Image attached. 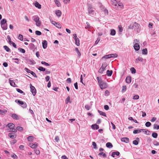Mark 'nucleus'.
I'll list each match as a JSON object with an SVG mask.
<instances>
[{"label":"nucleus","mask_w":159,"mask_h":159,"mask_svg":"<svg viewBox=\"0 0 159 159\" xmlns=\"http://www.w3.org/2000/svg\"><path fill=\"white\" fill-rule=\"evenodd\" d=\"M136 139L138 140V141L137 140H134L133 141V143L135 145H137L138 144L139 141V138H137Z\"/></svg>","instance_id":"obj_26"},{"label":"nucleus","mask_w":159,"mask_h":159,"mask_svg":"<svg viewBox=\"0 0 159 159\" xmlns=\"http://www.w3.org/2000/svg\"><path fill=\"white\" fill-rule=\"evenodd\" d=\"M29 145L31 148H36L38 146L37 143H36L34 144L31 143H30L29 144Z\"/></svg>","instance_id":"obj_11"},{"label":"nucleus","mask_w":159,"mask_h":159,"mask_svg":"<svg viewBox=\"0 0 159 159\" xmlns=\"http://www.w3.org/2000/svg\"><path fill=\"white\" fill-rule=\"evenodd\" d=\"M55 26L57 27L59 29H61V25L60 23L58 22L57 23Z\"/></svg>","instance_id":"obj_42"},{"label":"nucleus","mask_w":159,"mask_h":159,"mask_svg":"<svg viewBox=\"0 0 159 159\" xmlns=\"http://www.w3.org/2000/svg\"><path fill=\"white\" fill-rule=\"evenodd\" d=\"M30 91L34 96L35 95L36 93V90L35 88L31 84L30 85Z\"/></svg>","instance_id":"obj_2"},{"label":"nucleus","mask_w":159,"mask_h":159,"mask_svg":"<svg viewBox=\"0 0 159 159\" xmlns=\"http://www.w3.org/2000/svg\"><path fill=\"white\" fill-rule=\"evenodd\" d=\"M140 25H139V30H137V28H138L137 27H135L134 28H133V29H134L135 30H136V31L138 32V33H139V32L140 31Z\"/></svg>","instance_id":"obj_56"},{"label":"nucleus","mask_w":159,"mask_h":159,"mask_svg":"<svg viewBox=\"0 0 159 159\" xmlns=\"http://www.w3.org/2000/svg\"><path fill=\"white\" fill-rule=\"evenodd\" d=\"M121 141L126 143H128L129 141V139L128 138L124 137L121 139Z\"/></svg>","instance_id":"obj_13"},{"label":"nucleus","mask_w":159,"mask_h":159,"mask_svg":"<svg viewBox=\"0 0 159 159\" xmlns=\"http://www.w3.org/2000/svg\"><path fill=\"white\" fill-rule=\"evenodd\" d=\"M35 33V34L37 35H40L42 34L41 32L40 31L38 30L36 31Z\"/></svg>","instance_id":"obj_52"},{"label":"nucleus","mask_w":159,"mask_h":159,"mask_svg":"<svg viewBox=\"0 0 159 159\" xmlns=\"http://www.w3.org/2000/svg\"><path fill=\"white\" fill-rule=\"evenodd\" d=\"M16 91L20 93H24V92L22 90H21L20 89H19L17 88L16 89Z\"/></svg>","instance_id":"obj_64"},{"label":"nucleus","mask_w":159,"mask_h":159,"mask_svg":"<svg viewBox=\"0 0 159 159\" xmlns=\"http://www.w3.org/2000/svg\"><path fill=\"white\" fill-rule=\"evenodd\" d=\"M88 6V11L89 14L90 15H94V11L93 10L92 6L90 5H89Z\"/></svg>","instance_id":"obj_3"},{"label":"nucleus","mask_w":159,"mask_h":159,"mask_svg":"<svg viewBox=\"0 0 159 159\" xmlns=\"http://www.w3.org/2000/svg\"><path fill=\"white\" fill-rule=\"evenodd\" d=\"M75 51H76L78 55L80 57L81 56V53L77 48H75Z\"/></svg>","instance_id":"obj_44"},{"label":"nucleus","mask_w":159,"mask_h":159,"mask_svg":"<svg viewBox=\"0 0 159 159\" xmlns=\"http://www.w3.org/2000/svg\"><path fill=\"white\" fill-rule=\"evenodd\" d=\"M151 125V123L149 122H147L145 124V126L147 127H149Z\"/></svg>","instance_id":"obj_50"},{"label":"nucleus","mask_w":159,"mask_h":159,"mask_svg":"<svg viewBox=\"0 0 159 159\" xmlns=\"http://www.w3.org/2000/svg\"><path fill=\"white\" fill-rule=\"evenodd\" d=\"M1 26L3 30H5L7 29V24H4L1 25Z\"/></svg>","instance_id":"obj_22"},{"label":"nucleus","mask_w":159,"mask_h":159,"mask_svg":"<svg viewBox=\"0 0 159 159\" xmlns=\"http://www.w3.org/2000/svg\"><path fill=\"white\" fill-rule=\"evenodd\" d=\"M6 22H7V20L6 19H2L1 21V23H0L1 25L7 24Z\"/></svg>","instance_id":"obj_34"},{"label":"nucleus","mask_w":159,"mask_h":159,"mask_svg":"<svg viewBox=\"0 0 159 159\" xmlns=\"http://www.w3.org/2000/svg\"><path fill=\"white\" fill-rule=\"evenodd\" d=\"M91 127L93 129H97L99 128V126L97 124H95L92 125L91 126Z\"/></svg>","instance_id":"obj_15"},{"label":"nucleus","mask_w":159,"mask_h":159,"mask_svg":"<svg viewBox=\"0 0 159 159\" xmlns=\"http://www.w3.org/2000/svg\"><path fill=\"white\" fill-rule=\"evenodd\" d=\"M12 60H16V61H14V62L15 63L17 64H19L20 63V59H19L17 58H12Z\"/></svg>","instance_id":"obj_25"},{"label":"nucleus","mask_w":159,"mask_h":159,"mask_svg":"<svg viewBox=\"0 0 159 159\" xmlns=\"http://www.w3.org/2000/svg\"><path fill=\"white\" fill-rule=\"evenodd\" d=\"M8 136L12 139H14L16 138V134L13 133H10L8 134Z\"/></svg>","instance_id":"obj_8"},{"label":"nucleus","mask_w":159,"mask_h":159,"mask_svg":"<svg viewBox=\"0 0 159 159\" xmlns=\"http://www.w3.org/2000/svg\"><path fill=\"white\" fill-rule=\"evenodd\" d=\"M97 79L99 84L102 83V79L101 78H99V77H98Z\"/></svg>","instance_id":"obj_46"},{"label":"nucleus","mask_w":159,"mask_h":159,"mask_svg":"<svg viewBox=\"0 0 159 159\" xmlns=\"http://www.w3.org/2000/svg\"><path fill=\"white\" fill-rule=\"evenodd\" d=\"M111 3L112 4L113 7L114 8H116L117 6V3L116 0H110Z\"/></svg>","instance_id":"obj_7"},{"label":"nucleus","mask_w":159,"mask_h":159,"mask_svg":"<svg viewBox=\"0 0 159 159\" xmlns=\"http://www.w3.org/2000/svg\"><path fill=\"white\" fill-rule=\"evenodd\" d=\"M139 24L138 23L135 22L134 23L132 24H130L128 27V28L129 29H133V28L135 27H137V29L139 30Z\"/></svg>","instance_id":"obj_4"},{"label":"nucleus","mask_w":159,"mask_h":159,"mask_svg":"<svg viewBox=\"0 0 159 159\" xmlns=\"http://www.w3.org/2000/svg\"><path fill=\"white\" fill-rule=\"evenodd\" d=\"M158 136L156 133L153 132L152 134V136L154 138H157Z\"/></svg>","instance_id":"obj_39"},{"label":"nucleus","mask_w":159,"mask_h":159,"mask_svg":"<svg viewBox=\"0 0 159 159\" xmlns=\"http://www.w3.org/2000/svg\"><path fill=\"white\" fill-rule=\"evenodd\" d=\"M126 90V87L125 85H123L122 87V93H124L125 92Z\"/></svg>","instance_id":"obj_40"},{"label":"nucleus","mask_w":159,"mask_h":159,"mask_svg":"<svg viewBox=\"0 0 159 159\" xmlns=\"http://www.w3.org/2000/svg\"><path fill=\"white\" fill-rule=\"evenodd\" d=\"M134 50L136 51H138L140 49V46L139 43H135L134 46Z\"/></svg>","instance_id":"obj_10"},{"label":"nucleus","mask_w":159,"mask_h":159,"mask_svg":"<svg viewBox=\"0 0 159 159\" xmlns=\"http://www.w3.org/2000/svg\"><path fill=\"white\" fill-rule=\"evenodd\" d=\"M15 102H18L19 104H20L21 105H22V104H23V103L24 102L22 101H20V100H18L17 99L15 101Z\"/></svg>","instance_id":"obj_41"},{"label":"nucleus","mask_w":159,"mask_h":159,"mask_svg":"<svg viewBox=\"0 0 159 159\" xmlns=\"http://www.w3.org/2000/svg\"><path fill=\"white\" fill-rule=\"evenodd\" d=\"M100 37H98L97 39V40L95 42V44L96 45L97 44L98 42L100 41Z\"/></svg>","instance_id":"obj_62"},{"label":"nucleus","mask_w":159,"mask_h":159,"mask_svg":"<svg viewBox=\"0 0 159 159\" xmlns=\"http://www.w3.org/2000/svg\"><path fill=\"white\" fill-rule=\"evenodd\" d=\"M139 98V96L138 95H136L134 96L133 97V99H135V100H137Z\"/></svg>","instance_id":"obj_57"},{"label":"nucleus","mask_w":159,"mask_h":159,"mask_svg":"<svg viewBox=\"0 0 159 159\" xmlns=\"http://www.w3.org/2000/svg\"><path fill=\"white\" fill-rule=\"evenodd\" d=\"M37 68L39 70L41 71H44L46 70L45 68L42 66H40Z\"/></svg>","instance_id":"obj_33"},{"label":"nucleus","mask_w":159,"mask_h":159,"mask_svg":"<svg viewBox=\"0 0 159 159\" xmlns=\"http://www.w3.org/2000/svg\"><path fill=\"white\" fill-rule=\"evenodd\" d=\"M7 112V111L6 110H2L0 109V113L2 114V115H4V114H5V113H6Z\"/></svg>","instance_id":"obj_47"},{"label":"nucleus","mask_w":159,"mask_h":159,"mask_svg":"<svg viewBox=\"0 0 159 159\" xmlns=\"http://www.w3.org/2000/svg\"><path fill=\"white\" fill-rule=\"evenodd\" d=\"M113 73V71L112 70H108L107 71V75L108 76H110Z\"/></svg>","instance_id":"obj_23"},{"label":"nucleus","mask_w":159,"mask_h":159,"mask_svg":"<svg viewBox=\"0 0 159 159\" xmlns=\"http://www.w3.org/2000/svg\"><path fill=\"white\" fill-rule=\"evenodd\" d=\"M153 128L154 129H159V125H157L156 124H154L153 125Z\"/></svg>","instance_id":"obj_58"},{"label":"nucleus","mask_w":159,"mask_h":159,"mask_svg":"<svg viewBox=\"0 0 159 159\" xmlns=\"http://www.w3.org/2000/svg\"><path fill=\"white\" fill-rule=\"evenodd\" d=\"M25 70L26 71L27 73H31V72H32V71L30 70H29V69L25 68Z\"/></svg>","instance_id":"obj_63"},{"label":"nucleus","mask_w":159,"mask_h":159,"mask_svg":"<svg viewBox=\"0 0 159 159\" xmlns=\"http://www.w3.org/2000/svg\"><path fill=\"white\" fill-rule=\"evenodd\" d=\"M143 132H144V133L147 135H149L150 133V131L149 130H144L143 131Z\"/></svg>","instance_id":"obj_60"},{"label":"nucleus","mask_w":159,"mask_h":159,"mask_svg":"<svg viewBox=\"0 0 159 159\" xmlns=\"http://www.w3.org/2000/svg\"><path fill=\"white\" fill-rule=\"evenodd\" d=\"M34 139V137L32 136H30L27 138V140L29 142H33Z\"/></svg>","instance_id":"obj_14"},{"label":"nucleus","mask_w":159,"mask_h":159,"mask_svg":"<svg viewBox=\"0 0 159 159\" xmlns=\"http://www.w3.org/2000/svg\"><path fill=\"white\" fill-rule=\"evenodd\" d=\"M18 50L20 52H22V53H24L25 52V50L22 48H18Z\"/></svg>","instance_id":"obj_38"},{"label":"nucleus","mask_w":159,"mask_h":159,"mask_svg":"<svg viewBox=\"0 0 159 159\" xmlns=\"http://www.w3.org/2000/svg\"><path fill=\"white\" fill-rule=\"evenodd\" d=\"M98 155L99 157H101L102 156L104 157H107L106 154L105 153H103V152H100V153H99L98 154Z\"/></svg>","instance_id":"obj_28"},{"label":"nucleus","mask_w":159,"mask_h":159,"mask_svg":"<svg viewBox=\"0 0 159 159\" xmlns=\"http://www.w3.org/2000/svg\"><path fill=\"white\" fill-rule=\"evenodd\" d=\"M41 63L42 64L46 66H49L50 65L49 64L44 61H42Z\"/></svg>","instance_id":"obj_45"},{"label":"nucleus","mask_w":159,"mask_h":159,"mask_svg":"<svg viewBox=\"0 0 159 159\" xmlns=\"http://www.w3.org/2000/svg\"><path fill=\"white\" fill-rule=\"evenodd\" d=\"M34 5L36 7H37L39 9L41 8V5L37 2L35 3Z\"/></svg>","instance_id":"obj_27"},{"label":"nucleus","mask_w":159,"mask_h":159,"mask_svg":"<svg viewBox=\"0 0 159 159\" xmlns=\"http://www.w3.org/2000/svg\"><path fill=\"white\" fill-rule=\"evenodd\" d=\"M42 46L44 49H46L47 47V42L46 40H43L42 43Z\"/></svg>","instance_id":"obj_12"},{"label":"nucleus","mask_w":159,"mask_h":159,"mask_svg":"<svg viewBox=\"0 0 159 159\" xmlns=\"http://www.w3.org/2000/svg\"><path fill=\"white\" fill-rule=\"evenodd\" d=\"M120 154V153L118 151L114 152L112 153L111 156L113 157H115V155L119 156Z\"/></svg>","instance_id":"obj_17"},{"label":"nucleus","mask_w":159,"mask_h":159,"mask_svg":"<svg viewBox=\"0 0 159 159\" xmlns=\"http://www.w3.org/2000/svg\"><path fill=\"white\" fill-rule=\"evenodd\" d=\"M55 4H56L57 7H59L60 5V3L58 0H54Z\"/></svg>","instance_id":"obj_43"},{"label":"nucleus","mask_w":159,"mask_h":159,"mask_svg":"<svg viewBox=\"0 0 159 159\" xmlns=\"http://www.w3.org/2000/svg\"><path fill=\"white\" fill-rule=\"evenodd\" d=\"M18 38L21 41H22L23 40V36L22 35L20 34L19 35Z\"/></svg>","instance_id":"obj_53"},{"label":"nucleus","mask_w":159,"mask_h":159,"mask_svg":"<svg viewBox=\"0 0 159 159\" xmlns=\"http://www.w3.org/2000/svg\"><path fill=\"white\" fill-rule=\"evenodd\" d=\"M7 39L8 40V43L10 45L11 44V43L12 42L11 41V39L10 38V37L8 35L7 36Z\"/></svg>","instance_id":"obj_49"},{"label":"nucleus","mask_w":159,"mask_h":159,"mask_svg":"<svg viewBox=\"0 0 159 159\" xmlns=\"http://www.w3.org/2000/svg\"><path fill=\"white\" fill-rule=\"evenodd\" d=\"M70 97L69 96H68L67 98H66V104H67L69 102H70Z\"/></svg>","instance_id":"obj_54"},{"label":"nucleus","mask_w":159,"mask_h":159,"mask_svg":"<svg viewBox=\"0 0 159 159\" xmlns=\"http://www.w3.org/2000/svg\"><path fill=\"white\" fill-rule=\"evenodd\" d=\"M139 61L142 62L144 61L145 62L146 61V60L145 59H143L141 57H139L136 59L135 61V62L136 63H139Z\"/></svg>","instance_id":"obj_5"},{"label":"nucleus","mask_w":159,"mask_h":159,"mask_svg":"<svg viewBox=\"0 0 159 159\" xmlns=\"http://www.w3.org/2000/svg\"><path fill=\"white\" fill-rule=\"evenodd\" d=\"M7 126L10 129V130L14 128L15 127L14 125L11 123H8L7 124Z\"/></svg>","instance_id":"obj_16"},{"label":"nucleus","mask_w":159,"mask_h":159,"mask_svg":"<svg viewBox=\"0 0 159 159\" xmlns=\"http://www.w3.org/2000/svg\"><path fill=\"white\" fill-rule=\"evenodd\" d=\"M92 145L93 146V148L94 149H97V144L94 142H92Z\"/></svg>","instance_id":"obj_51"},{"label":"nucleus","mask_w":159,"mask_h":159,"mask_svg":"<svg viewBox=\"0 0 159 159\" xmlns=\"http://www.w3.org/2000/svg\"><path fill=\"white\" fill-rule=\"evenodd\" d=\"M9 82L11 86L13 87H15L16 84L13 80H9Z\"/></svg>","instance_id":"obj_29"},{"label":"nucleus","mask_w":159,"mask_h":159,"mask_svg":"<svg viewBox=\"0 0 159 159\" xmlns=\"http://www.w3.org/2000/svg\"><path fill=\"white\" fill-rule=\"evenodd\" d=\"M75 43L77 46H79L80 45V40L79 38L75 39Z\"/></svg>","instance_id":"obj_31"},{"label":"nucleus","mask_w":159,"mask_h":159,"mask_svg":"<svg viewBox=\"0 0 159 159\" xmlns=\"http://www.w3.org/2000/svg\"><path fill=\"white\" fill-rule=\"evenodd\" d=\"M145 129H140L138 130L136 129L134 130L133 131V133L134 134H137V133H140L142 131H143Z\"/></svg>","instance_id":"obj_19"},{"label":"nucleus","mask_w":159,"mask_h":159,"mask_svg":"<svg viewBox=\"0 0 159 159\" xmlns=\"http://www.w3.org/2000/svg\"><path fill=\"white\" fill-rule=\"evenodd\" d=\"M16 129L17 130H18L19 131H22L23 129L22 127H16Z\"/></svg>","instance_id":"obj_55"},{"label":"nucleus","mask_w":159,"mask_h":159,"mask_svg":"<svg viewBox=\"0 0 159 159\" xmlns=\"http://www.w3.org/2000/svg\"><path fill=\"white\" fill-rule=\"evenodd\" d=\"M110 58L112 57H117V54H109Z\"/></svg>","instance_id":"obj_37"},{"label":"nucleus","mask_w":159,"mask_h":159,"mask_svg":"<svg viewBox=\"0 0 159 159\" xmlns=\"http://www.w3.org/2000/svg\"><path fill=\"white\" fill-rule=\"evenodd\" d=\"M116 31L114 29H111L110 33V35L112 36H114L116 34Z\"/></svg>","instance_id":"obj_35"},{"label":"nucleus","mask_w":159,"mask_h":159,"mask_svg":"<svg viewBox=\"0 0 159 159\" xmlns=\"http://www.w3.org/2000/svg\"><path fill=\"white\" fill-rule=\"evenodd\" d=\"M106 146L108 148H111L113 146L112 144L110 143V142H108L106 144Z\"/></svg>","instance_id":"obj_32"},{"label":"nucleus","mask_w":159,"mask_h":159,"mask_svg":"<svg viewBox=\"0 0 159 159\" xmlns=\"http://www.w3.org/2000/svg\"><path fill=\"white\" fill-rule=\"evenodd\" d=\"M15 120H18L19 117L18 115L16 114H13L11 116Z\"/></svg>","instance_id":"obj_20"},{"label":"nucleus","mask_w":159,"mask_h":159,"mask_svg":"<svg viewBox=\"0 0 159 159\" xmlns=\"http://www.w3.org/2000/svg\"><path fill=\"white\" fill-rule=\"evenodd\" d=\"M103 71H104L102 67H101L98 71V72L101 73H103Z\"/></svg>","instance_id":"obj_59"},{"label":"nucleus","mask_w":159,"mask_h":159,"mask_svg":"<svg viewBox=\"0 0 159 159\" xmlns=\"http://www.w3.org/2000/svg\"><path fill=\"white\" fill-rule=\"evenodd\" d=\"M131 81V79L130 76H127L125 79V81L126 82L128 83L129 84L130 83Z\"/></svg>","instance_id":"obj_18"},{"label":"nucleus","mask_w":159,"mask_h":159,"mask_svg":"<svg viewBox=\"0 0 159 159\" xmlns=\"http://www.w3.org/2000/svg\"><path fill=\"white\" fill-rule=\"evenodd\" d=\"M3 48L7 52H11V50L10 48L7 46L5 45L3 46Z\"/></svg>","instance_id":"obj_24"},{"label":"nucleus","mask_w":159,"mask_h":159,"mask_svg":"<svg viewBox=\"0 0 159 159\" xmlns=\"http://www.w3.org/2000/svg\"><path fill=\"white\" fill-rule=\"evenodd\" d=\"M85 108L87 110H89L90 108V107L89 105H86L85 106Z\"/></svg>","instance_id":"obj_61"},{"label":"nucleus","mask_w":159,"mask_h":159,"mask_svg":"<svg viewBox=\"0 0 159 159\" xmlns=\"http://www.w3.org/2000/svg\"><path fill=\"white\" fill-rule=\"evenodd\" d=\"M130 70L132 74H134L136 73V70L134 68L132 67L130 69Z\"/></svg>","instance_id":"obj_48"},{"label":"nucleus","mask_w":159,"mask_h":159,"mask_svg":"<svg viewBox=\"0 0 159 159\" xmlns=\"http://www.w3.org/2000/svg\"><path fill=\"white\" fill-rule=\"evenodd\" d=\"M32 19L35 22L36 25L37 26H40L41 23L39 20V18L38 16H34L32 17Z\"/></svg>","instance_id":"obj_1"},{"label":"nucleus","mask_w":159,"mask_h":159,"mask_svg":"<svg viewBox=\"0 0 159 159\" xmlns=\"http://www.w3.org/2000/svg\"><path fill=\"white\" fill-rule=\"evenodd\" d=\"M29 48L33 51H34L35 50L36 48V47L32 43H30L29 44Z\"/></svg>","instance_id":"obj_6"},{"label":"nucleus","mask_w":159,"mask_h":159,"mask_svg":"<svg viewBox=\"0 0 159 159\" xmlns=\"http://www.w3.org/2000/svg\"><path fill=\"white\" fill-rule=\"evenodd\" d=\"M98 112L101 115L103 116H106V115L105 113L99 110H98Z\"/></svg>","instance_id":"obj_30"},{"label":"nucleus","mask_w":159,"mask_h":159,"mask_svg":"<svg viewBox=\"0 0 159 159\" xmlns=\"http://www.w3.org/2000/svg\"><path fill=\"white\" fill-rule=\"evenodd\" d=\"M100 85V88L101 89H105L107 87L106 83L102 82V83L99 84Z\"/></svg>","instance_id":"obj_9"},{"label":"nucleus","mask_w":159,"mask_h":159,"mask_svg":"<svg viewBox=\"0 0 159 159\" xmlns=\"http://www.w3.org/2000/svg\"><path fill=\"white\" fill-rule=\"evenodd\" d=\"M142 53L143 54L146 55L147 54L148 51L147 48L143 49L142 50Z\"/></svg>","instance_id":"obj_36"},{"label":"nucleus","mask_w":159,"mask_h":159,"mask_svg":"<svg viewBox=\"0 0 159 159\" xmlns=\"http://www.w3.org/2000/svg\"><path fill=\"white\" fill-rule=\"evenodd\" d=\"M55 14L58 17H60L61 15V12L59 10H57L56 11Z\"/></svg>","instance_id":"obj_21"}]
</instances>
